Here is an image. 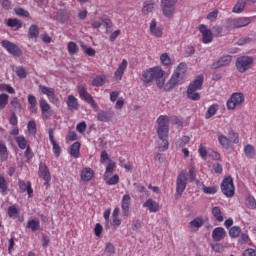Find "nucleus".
<instances>
[{
  "mask_svg": "<svg viewBox=\"0 0 256 256\" xmlns=\"http://www.w3.org/2000/svg\"><path fill=\"white\" fill-rule=\"evenodd\" d=\"M169 120L171 121L172 125H176L178 127H182L183 126V119L181 117L172 116V117H169Z\"/></svg>",
  "mask_w": 256,
  "mask_h": 256,
  "instance_id": "57",
  "label": "nucleus"
},
{
  "mask_svg": "<svg viewBox=\"0 0 256 256\" xmlns=\"http://www.w3.org/2000/svg\"><path fill=\"white\" fill-rule=\"evenodd\" d=\"M213 30V36L215 38H221L223 36V27L219 25H215L212 27Z\"/></svg>",
  "mask_w": 256,
  "mask_h": 256,
  "instance_id": "54",
  "label": "nucleus"
},
{
  "mask_svg": "<svg viewBox=\"0 0 256 256\" xmlns=\"http://www.w3.org/2000/svg\"><path fill=\"white\" fill-rule=\"evenodd\" d=\"M218 17V10L215 9L212 12L208 13L207 20L210 22H214Z\"/></svg>",
  "mask_w": 256,
  "mask_h": 256,
  "instance_id": "63",
  "label": "nucleus"
},
{
  "mask_svg": "<svg viewBox=\"0 0 256 256\" xmlns=\"http://www.w3.org/2000/svg\"><path fill=\"white\" fill-rule=\"evenodd\" d=\"M203 225L204 220H202V218H194V220H191V222L189 223V227L194 231H197Z\"/></svg>",
  "mask_w": 256,
  "mask_h": 256,
  "instance_id": "39",
  "label": "nucleus"
},
{
  "mask_svg": "<svg viewBox=\"0 0 256 256\" xmlns=\"http://www.w3.org/2000/svg\"><path fill=\"white\" fill-rule=\"evenodd\" d=\"M246 206L249 208V209H255L256 208V200L253 196H248L247 199H246Z\"/></svg>",
  "mask_w": 256,
  "mask_h": 256,
  "instance_id": "58",
  "label": "nucleus"
},
{
  "mask_svg": "<svg viewBox=\"0 0 256 256\" xmlns=\"http://www.w3.org/2000/svg\"><path fill=\"white\" fill-rule=\"evenodd\" d=\"M105 252L109 256L115 254V246H113V244H111V242H108V244H106Z\"/></svg>",
  "mask_w": 256,
  "mask_h": 256,
  "instance_id": "62",
  "label": "nucleus"
},
{
  "mask_svg": "<svg viewBox=\"0 0 256 256\" xmlns=\"http://www.w3.org/2000/svg\"><path fill=\"white\" fill-rule=\"evenodd\" d=\"M143 208H147L150 213H157L160 209L159 203L153 198H148L144 203H143Z\"/></svg>",
  "mask_w": 256,
  "mask_h": 256,
  "instance_id": "21",
  "label": "nucleus"
},
{
  "mask_svg": "<svg viewBox=\"0 0 256 256\" xmlns=\"http://www.w3.org/2000/svg\"><path fill=\"white\" fill-rule=\"evenodd\" d=\"M115 171V162L109 160V163L106 166V170L104 172V180L109 179V176Z\"/></svg>",
  "mask_w": 256,
  "mask_h": 256,
  "instance_id": "40",
  "label": "nucleus"
},
{
  "mask_svg": "<svg viewBox=\"0 0 256 256\" xmlns=\"http://www.w3.org/2000/svg\"><path fill=\"white\" fill-rule=\"evenodd\" d=\"M161 75H162V72L160 67L149 68L142 72L141 80L144 83L149 84L153 82V80H155L157 76L159 77Z\"/></svg>",
  "mask_w": 256,
  "mask_h": 256,
  "instance_id": "5",
  "label": "nucleus"
},
{
  "mask_svg": "<svg viewBox=\"0 0 256 256\" xmlns=\"http://www.w3.org/2000/svg\"><path fill=\"white\" fill-rule=\"evenodd\" d=\"M169 122L170 118L168 115H160L157 118V136L160 141L159 150L161 152H165L168 150L169 147V141H168V135H169Z\"/></svg>",
  "mask_w": 256,
  "mask_h": 256,
  "instance_id": "1",
  "label": "nucleus"
},
{
  "mask_svg": "<svg viewBox=\"0 0 256 256\" xmlns=\"http://www.w3.org/2000/svg\"><path fill=\"white\" fill-rule=\"evenodd\" d=\"M228 137H229L230 142H232L234 144L239 143V134L237 132H235L234 130H230L228 132Z\"/></svg>",
  "mask_w": 256,
  "mask_h": 256,
  "instance_id": "51",
  "label": "nucleus"
},
{
  "mask_svg": "<svg viewBox=\"0 0 256 256\" xmlns=\"http://www.w3.org/2000/svg\"><path fill=\"white\" fill-rule=\"evenodd\" d=\"M81 147H82L81 142H79V141L74 142L70 146V156L75 159H79L81 156Z\"/></svg>",
  "mask_w": 256,
  "mask_h": 256,
  "instance_id": "26",
  "label": "nucleus"
},
{
  "mask_svg": "<svg viewBox=\"0 0 256 256\" xmlns=\"http://www.w3.org/2000/svg\"><path fill=\"white\" fill-rule=\"evenodd\" d=\"M190 142V137L189 136H182L178 141H177V145L182 148L185 145H187Z\"/></svg>",
  "mask_w": 256,
  "mask_h": 256,
  "instance_id": "60",
  "label": "nucleus"
},
{
  "mask_svg": "<svg viewBox=\"0 0 256 256\" xmlns=\"http://www.w3.org/2000/svg\"><path fill=\"white\" fill-rule=\"evenodd\" d=\"M39 177H41L44 180V185L46 187H49L50 182L52 180V176L48 166L45 163L39 164Z\"/></svg>",
  "mask_w": 256,
  "mask_h": 256,
  "instance_id": "15",
  "label": "nucleus"
},
{
  "mask_svg": "<svg viewBox=\"0 0 256 256\" xmlns=\"http://www.w3.org/2000/svg\"><path fill=\"white\" fill-rule=\"evenodd\" d=\"M198 31L202 35V43L205 45L211 44L214 39V34L211 29L207 28L205 24H200L198 26Z\"/></svg>",
  "mask_w": 256,
  "mask_h": 256,
  "instance_id": "11",
  "label": "nucleus"
},
{
  "mask_svg": "<svg viewBox=\"0 0 256 256\" xmlns=\"http://www.w3.org/2000/svg\"><path fill=\"white\" fill-rule=\"evenodd\" d=\"M226 237V230L224 228H221L220 226L218 228H214L212 232V239L215 242H220Z\"/></svg>",
  "mask_w": 256,
  "mask_h": 256,
  "instance_id": "27",
  "label": "nucleus"
},
{
  "mask_svg": "<svg viewBox=\"0 0 256 256\" xmlns=\"http://www.w3.org/2000/svg\"><path fill=\"white\" fill-rule=\"evenodd\" d=\"M15 142L18 145L20 150H26V148L29 147L28 140L26 139V137L24 135L16 136Z\"/></svg>",
  "mask_w": 256,
  "mask_h": 256,
  "instance_id": "32",
  "label": "nucleus"
},
{
  "mask_svg": "<svg viewBox=\"0 0 256 256\" xmlns=\"http://www.w3.org/2000/svg\"><path fill=\"white\" fill-rule=\"evenodd\" d=\"M186 73L187 65L185 62H181L173 72L170 80L164 85V90L168 92L174 87L182 85L184 83Z\"/></svg>",
  "mask_w": 256,
  "mask_h": 256,
  "instance_id": "2",
  "label": "nucleus"
},
{
  "mask_svg": "<svg viewBox=\"0 0 256 256\" xmlns=\"http://www.w3.org/2000/svg\"><path fill=\"white\" fill-rule=\"evenodd\" d=\"M228 29H241L249 26L252 23L251 17H237L227 20Z\"/></svg>",
  "mask_w": 256,
  "mask_h": 256,
  "instance_id": "4",
  "label": "nucleus"
},
{
  "mask_svg": "<svg viewBox=\"0 0 256 256\" xmlns=\"http://www.w3.org/2000/svg\"><path fill=\"white\" fill-rule=\"evenodd\" d=\"M154 10H155V3H146L142 7V14L149 15V14L153 13Z\"/></svg>",
  "mask_w": 256,
  "mask_h": 256,
  "instance_id": "44",
  "label": "nucleus"
},
{
  "mask_svg": "<svg viewBox=\"0 0 256 256\" xmlns=\"http://www.w3.org/2000/svg\"><path fill=\"white\" fill-rule=\"evenodd\" d=\"M27 99L30 105V109H35L38 105L36 96L33 94H29Z\"/></svg>",
  "mask_w": 256,
  "mask_h": 256,
  "instance_id": "56",
  "label": "nucleus"
},
{
  "mask_svg": "<svg viewBox=\"0 0 256 256\" xmlns=\"http://www.w3.org/2000/svg\"><path fill=\"white\" fill-rule=\"evenodd\" d=\"M48 134H49L50 143L52 145L53 153H54L55 157L58 158L61 156L62 148L59 145V143L57 142V140L55 139V129L49 128Z\"/></svg>",
  "mask_w": 256,
  "mask_h": 256,
  "instance_id": "14",
  "label": "nucleus"
},
{
  "mask_svg": "<svg viewBox=\"0 0 256 256\" xmlns=\"http://www.w3.org/2000/svg\"><path fill=\"white\" fill-rule=\"evenodd\" d=\"M212 215L217 222L221 223L224 221L223 212L220 206H214L212 208Z\"/></svg>",
  "mask_w": 256,
  "mask_h": 256,
  "instance_id": "33",
  "label": "nucleus"
},
{
  "mask_svg": "<svg viewBox=\"0 0 256 256\" xmlns=\"http://www.w3.org/2000/svg\"><path fill=\"white\" fill-rule=\"evenodd\" d=\"M244 154L248 159H253L256 154L255 147L252 144L245 145Z\"/></svg>",
  "mask_w": 256,
  "mask_h": 256,
  "instance_id": "37",
  "label": "nucleus"
},
{
  "mask_svg": "<svg viewBox=\"0 0 256 256\" xmlns=\"http://www.w3.org/2000/svg\"><path fill=\"white\" fill-rule=\"evenodd\" d=\"M150 34L155 38H161L163 35V28L157 26V20L152 19L150 23Z\"/></svg>",
  "mask_w": 256,
  "mask_h": 256,
  "instance_id": "24",
  "label": "nucleus"
},
{
  "mask_svg": "<svg viewBox=\"0 0 256 256\" xmlns=\"http://www.w3.org/2000/svg\"><path fill=\"white\" fill-rule=\"evenodd\" d=\"M9 159L8 147L4 142H0V162H6Z\"/></svg>",
  "mask_w": 256,
  "mask_h": 256,
  "instance_id": "30",
  "label": "nucleus"
},
{
  "mask_svg": "<svg viewBox=\"0 0 256 256\" xmlns=\"http://www.w3.org/2000/svg\"><path fill=\"white\" fill-rule=\"evenodd\" d=\"M218 111V105L217 104H212L211 106H209L207 112H206V119H209L211 117H213L216 112Z\"/></svg>",
  "mask_w": 256,
  "mask_h": 256,
  "instance_id": "49",
  "label": "nucleus"
},
{
  "mask_svg": "<svg viewBox=\"0 0 256 256\" xmlns=\"http://www.w3.org/2000/svg\"><path fill=\"white\" fill-rule=\"evenodd\" d=\"M178 0H160L162 15L167 19H172L176 13Z\"/></svg>",
  "mask_w": 256,
  "mask_h": 256,
  "instance_id": "3",
  "label": "nucleus"
},
{
  "mask_svg": "<svg viewBox=\"0 0 256 256\" xmlns=\"http://www.w3.org/2000/svg\"><path fill=\"white\" fill-rule=\"evenodd\" d=\"M27 130L30 136L36 137L37 135V123L35 120H30L27 124Z\"/></svg>",
  "mask_w": 256,
  "mask_h": 256,
  "instance_id": "38",
  "label": "nucleus"
},
{
  "mask_svg": "<svg viewBox=\"0 0 256 256\" xmlns=\"http://www.w3.org/2000/svg\"><path fill=\"white\" fill-rule=\"evenodd\" d=\"M154 79H156L157 87L161 89L165 83L164 71L161 69V75H159V76L156 75V77H154Z\"/></svg>",
  "mask_w": 256,
  "mask_h": 256,
  "instance_id": "53",
  "label": "nucleus"
},
{
  "mask_svg": "<svg viewBox=\"0 0 256 256\" xmlns=\"http://www.w3.org/2000/svg\"><path fill=\"white\" fill-rule=\"evenodd\" d=\"M161 64L165 67H171L173 65V61L169 57L168 53H162L160 56Z\"/></svg>",
  "mask_w": 256,
  "mask_h": 256,
  "instance_id": "43",
  "label": "nucleus"
},
{
  "mask_svg": "<svg viewBox=\"0 0 256 256\" xmlns=\"http://www.w3.org/2000/svg\"><path fill=\"white\" fill-rule=\"evenodd\" d=\"M131 206V195L124 194L122 197L121 208L125 217L129 216V207Z\"/></svg>",
  "mask_w": 256,
  "mask_h": 256,
  "instance_id": "25",
  "label": "nucleus"
},
{
  "mask_svg": "<svg viewBox=\"0 0 256 256\" xmlns=\"http://www.w3.org/2000/svg\"><path fill=\"white\" fill-rule=\"evenodd\" d=\"M39 91L41 92V94L47 96L50 103L56 104L59 102L54 88L47 87L45 85H39Z\"/></svg>",
  "mask_w": 256,
  "mask_h": 256,
  "instance_id": "13",
  "label": "nucleus"
},
{
  "mask_svg": "<svg viewBox=\"0 0 256 256\" xmlns=\"http://www.w3.org/2000/svg\"><path fill=\"white\" fill-rule=\"evenodd\" d=\"M203 81H204L203 75H198L196 77V79L189 84L188 90H192V91H195V92L200 90L202 85H203Z\"/></svg>",
  "mask_w": 256,
  "mask_h": 256,
  "instance_id": "28",
  "label": "nucleus"
},
{
  "mask_svg": "<svg viewBox=\"0 0 256 256\" xmlns=\"http://www.w3.org/2000/svg\"><path fill=\"white\" fill-rule=\"evenodd\" d=\"M66 104L70 112H75L79 110L80 104L78 99L74 95H68Z\"/></svg>",
  "mask_w": 256,
  "mask_h": 256,
  "instance_id": "20",
  "label": "nucleus"
},
{
  "mask_svg": "<svg viewBox=\"0 0 256 256\" xmlns=\"http://www.w3.org/2000/svg\"><path fill=\"white\" fill-rule=\"evenodd\" d=\"M7 26L10 28H16V29H21L22 28V22L19 21L18 19H8L7 21Z\"/></svg>",
  "mask_w": 256,
  "mask_h": 256,
  "instance_id": "45",
  "label": "nucleus"
},
{
  "mask_svg": "<svg viewBox=\"0 0 256 256\" xmlns=\"http://www.w3.org/2000/svg\"><path fill=\"white\" fill-rule=\"evenodd\" d=\"M40 35V29L38 25H31L29 27V31H28V38L29 39H37Z\"/></svg>",
  "mask_w": 256,
  "mask_h": 256,
  "instance_id": "36",
  "label": "nucleus"
},
{
  "mask_svg": "<svg viewBox=\"0 0 256 256\" xmlns=\"http://www.w3.org/2000/svg\"><path fill=\"white\" fill-rule=\"evenodd\" d=\"M79 139L77 132L75 131H69L66 135V140L70 142L77 141Z\"/></svg>",
  "mask_w": 256,
  "mask_h": 256,
  "instance_id": "61",
  "label": "nucleus"
},
{
  "mask_svg": "<svg viewBox=\"0 0 256 256\" xmlns=\"http://www.w3.org/2000/svg\"><path fill=\"white\" fill-rule=\"evenodd\" d=\"M78 51L79 47L75 42L71 41L68 43V52L70 55H75L78 53Z\"/></svg>",
  "mask_w": 256,
  "mask_h": 256,
  "instance_id": "52",
  "label": "nucleus"
},
{
  "mask_svg": "<svg viewBox=\"0 0 256 256\" xmlns=\"http://www.w3.org/2000/svg\"><path fill=\"white\" fill-rule=\"evenodd\" d=\"M94 176H95V171H93L91 167H84L80 174L81 181L85 183L93 180Z\"/></svg>",
  "mask_w": 256,
  "mask_h": 256,
  "instance_id": "22",
  "label": "nucleus"
},
{
  "mask_svg": "<svg viewBox=\"0 0 256 256\" xmlns=\"http://www.w3.org/2000/svg\"><path fill=\"white\" fill-rule=\"evenodd\" d=\"M246 5H247V0H237V3L235 4V6L232 9V12L234 14L243 13Z\"/></svg>",
  "mask_w": 256,
  "mask_h": 256,
  "instance_id": "31",
  "label": "nucleus"
},
{
  "mask_svg": "<svg viewBox=\"0 0 256 256\" xmlns=\"http://www.w3.org/2000/svg\"><path fill=\"white\" fill-rule=\"evenodd\" d=\"M10 96L7 93L0 94V110H5L9 104Z\"/></svg>",
  "mask_w": 256,
  "mask_h": 256,
  "instance_id": "42",
  "label": "nucleus"
},
{
  "mask_svg": "<svg viewBox=\"0 0 256 256\" xmlns=\"http://www.w3.org/2000/svg\"><path fill=\"white\" fill-rule=\"evenodd\" d=\"M187 186V176L185 172H181L176 180V193L181 196Z\"/></svg>",
  "mask_w": 256,
  "mask_h": 256,
  "instance_id": "17",
  "label": "nucleus"
},
{
  "mask_svg": "<svg viewBox=\"0 0 256 256\" xmlns=\"http://www.w3.org/2000/svg\"><path fill=\"white\" fill-rule=\"evenodd\" d=\"M19 214V209L15 205L8 207V216L10 218H16Z\"/></svg>",
  "mask_w": 256,
  "mask_h": 256,
  "instance_id": "55",
  "label": "nucleus"
},
{
  "mask_svg": "<svg viewBox=\"0 0 256 256\" xmlns=\"http://www.w3.org/2000/svg\"><path fill=\"white\" fill-rule=\"evenodd\" d=\"M26 228L30 229L33 233H36L41 228L40 220H28Z\"/></svg>",
  "mask_w": 256,
  "mask_h": 256,
  "instance_id": "34",
  "label": "nucleus"
},
{
  "mask_svg": "<svg viewBox=\"0 0 256 256\" xmlns=\"http://www.w3.org/2000/svg\"><path fill=\"white\" fill-rule=\"evenodd\" d=\"M241 233V228L240 226H232V228H230L229 230V235L231 238H238L240 236Z\"/></svg>",
  "mask_w": 256,
  "mask_h": 256,
  "instance_id": "48",
  "label": "nucleus"
},
{
  "mask_svg": "<svg viewBox=\"0 0 256 256\" xmlns=\"http://www.w3.org/2000/svg\"><path fill=\"white\" fill-rule=\"evenodd\" d=\"M114 113L111 111L100 110L97 113V120L102 123H109L113 119Z\"/></svg>",
  "mask_w": 256,
  "mask_h": 256,
  "instance_id": "23",
  "label": "nucleus"
},
{
  "mask_svg": "<svg viewBox=\"0 0 256 256\" xmlns=\"http://www.w3.org/2000/svg\"><path fill=\"white\" fill-rule=\"evenodd\" d=\"M232 61L231 55L222 56L219 60L215 61L211 65V69H218L224 66H228Z\"/></svg>",
  "mask_w": 256,
  "mask_h": 256,
  "instance_id": "19",
  "label": "nucleus"
},
{
  "mask_svg": "<svg viewBox=\"0 0 256 256\" xmlns=\"http://www.w3.org/2000/svg\"><path fill=\"white\" fill-rule=\"evenodd\" d=\"M242 256H256V250L253 248H247V250H244Z\"/></svg>",
  "mask_w": 256,
  "mask_h": 256,
  "instance_id": "64",
  "label": "nucleus"
},
{
  "mask_svg": "<svg viewBox=\"0 0 256 256\" xmlns=\"http://www.w3.org/2000/svg\"><path fill=\"white\" fill-rule=\"evenodd\" d=\"M253 63H254L253 57L242 56L237 59L236 67L239 73H245L252 67Z\"/></svg>",
  "mask_w": 256,
  "mask_h": 256,
  "instance_id": "7",
  "label": "nucleus"
},
{
  "mask_svg": "<svg viewBox=\"0 0 256 256\" xmlns=\"http://www.w3.org/2000/svg\"><path fill=\"white\" fill-rule=\"evenodd\" d=\"M221 190L223 194L228 198H231L234 196L235 186L231 176H227L223 179L221 184Z\"/></svg>",
  "mask_w": 256,
  "mask_h": 256,
  "instance_id": "6",
  "label": "nucleus"
},
{
  "mask_svg": "<svg viewBox=\"0 0 256 256\" xmlns=\"http://www.w3.org/2000/svg\"><path fill=\"white\" fill-rule=\"evenodd\" d=\"M2 47L14 57H21L23 55V52L19 46L10 42L9 40H3Z\"/></svg>",
  "mask_w": 256,
  "mask_h": 256,
  "instance_id": "12",
  "label": "nucleus"
},
{
  "mask_svg": "<svg viewBox=\"0 0 256 256\" xmlns=\"http://www.w3.org/2000/svg\"><path fill=\"white\" fill-rule=\"evenodd\" d=\"M0 191L3 196L9 193V183L3 175H0Z\"/></svg>",
  "mask_w": 256,
  "mask_h": 256,
  "instance_id": "35",
  "label": "nucleus"
},
{
  "mask_svg": "<svg viewBox=\"0 0 256 256\" xmlns=\"http://www.w3.org/2000/svg\"><path fill=\"white\" fill-rule=\"evenodd\" d=\"M78 94L82 100H84L87 104H89L93 109H97V103L93 99L90 93H88L87 88L84 85L78 86Z\"/></svg>",
  "mask_w": 256,
  "mask_h": 256,
  "instance_id": "10",
  "label": "nucleus"
},
{
  "mask_svg": "<svg viewBox=\"0 0 256 256\" xmlns=\"http://www.w3.org/2000/svg\"><path fill=\"white\" fill-rule=\"evenodd\" d=\"M18 187L21 193L27 192L28 198H32L34 194V189L32 187V182L31 181H25L23 179H18Z\"/></svg>",
  "mask_w": 256,
  "mask_h": 256,
  "instance_id": "16",
  "label": "nucleus"
},
{
  "mask_svg": "<svg viewBox=\"0 0 256 256\" xmlns=\"http://www.w3.org/2000/svg\"><path fill=\"white\" fill-rule=\"evenodd\" d=\"M119 182V174H114L108 180H106V184L109 186L117 185Z\"/></svg>",
  "mask_w": 256,
  "mask_h": 256,
  "instance_id": "59",
  "label": "nucleus"
},
{
  "mask_svg": "<svg viewBox=\"0 0 256 256\" xmlns=\"http://www.w3.org/2000/svg\"><path fill=\"white\" fill-rule=\"evenodd\" d=\"M10 105L15 111H22V100L18 97H13L10 101Z\"/></svg>",
  "mask_w": 256,
  "mask_h": 256,
  "instance_id": "41",
  "label": "nucleus"
},
{
  "mask_svg": "<svg viewBox=\"0 0 256 256\" xmlns=\"http://www.w3.org/2000/svg\"><path fill=\"white\" fill-rule=\"evenodd\" d=\"M129 63L126 59H123L122 62L119 64L117 70L114 72V80L119 82L123 79V75H125V71L127 70V66Z\"/></svg>",
  "mask_w": 256,
  "mask_h": 256,
  "instance_id": "18",
  "label": "nucleus"
},
{
  "mask_svg": "<svg viewBox=\"0 0 256 256\" xmlns=\"http://www.w3.org/2000/svg\"><path fill=\"white\" fill-rule=\"evenodd\" d=\"M202 190L204 194L214 195L217 192V186H206L202 183Z\"/></svg>",
  "mask_w": 256,
  "mask_h": 256,
  "instance_id": "47",
  "label": "nucleus"
},
{
  "mask_svg": "<svg viewBox=\"0 0 256 256\" xmlns=\"http://www.w3.org/2000/svg\"><path fill=\"white\" fill-rule=\"evenodd\" d=\"M218 141H219V144L223 148L227 149L229 147V145H230V139L228 137H226L225 135H219Z\"/></svg>",
  "mask_w": 256,
  "mask_h": 256,
  "instance_id": "50",
  "label": "nucleus"
},
{
  "mask_svg": "<svg viewBox=\"0 0 256 256\" xmlns=\"http://www.w3.org/2000/svg\"><path fill=\"white\" fill-rule=\"evenodd\" d=\"M39 106L41 110L42 120L48 121L53 116L50 103L45 98H41L39 100Z\"/></svg>",
  "mask_w": 256,
  "mask_h": 256,
  "instance_id": "9",
  "label": "nucleus"
},
{
  "mask_svg": "<svg viewBox=\"0 0 256 256\" xmlns=\"http://www.w3.org/2000/svg\"><path fill=\"white\" fill-rule=\"evenodd\" d=\"M107 83V75L101 74V75H96L92 79V86L93 87H103Z\"/></svg>",
  "mask_w": 256,
  "mask_h": 256,
  "instance_id": "29",
  "label": "nucleus"
},
{
  "mask_svg": "<svg viewBox=\"0 0 256 256\" xmlns=\"http://www.w3.org/2000/svg\"><path fill=\"white\" fill-rule=\"evenodd\" d=\"M187 98L191 101H199L200 94L194 90L187 89Z\"/></svg>",
  "mask_w": 256,
  "mask_h": 256,
  "instance_id": "46",
  "label": "nucleus"
},
{
  "mask_svg": "<svg viewBox=\"0 0 256 256\" xmlns=\"http://www.w3.org/2000/svg\"><path fill=\"white\" fill-rule=\"evenodd\" d=\"M243 102H244L243 93L235 92L231 95L230 99L227 101V109L230 111H233L237 107L241 106Z\"/></svg>",
  "mask_w": 256,
  "mask_h": 256,
  "instance_id": "8",
  "label": "nucleus"
}]
</instances>
